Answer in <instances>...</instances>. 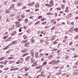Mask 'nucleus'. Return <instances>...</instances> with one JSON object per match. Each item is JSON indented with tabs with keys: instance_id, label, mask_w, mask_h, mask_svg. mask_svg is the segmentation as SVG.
I'll return each mask as SVG.
<instances>
[{
	"instance_id": "f257e3e1",
	"label": "nucleus",
	"mask_w": 78,
	"mask_h": 78,
	"mask_svg": "<svg viewBox=\"0 0 78 78\" xmlns=\"http://www.w3.org/2000/svg\"><path fill=\"white\" fill-rule=\"evenodd\" d=\"M51 23H53V24L55 25L56 23V21L55 20V19L51 20Z\"/></svg>"
},
{
	"instance_id": "f03ea898",
	"label": "nucleus",
	"mask_w": 78,
	"mask_h": 78,
	"mask_svg": "<svg viewBox=\"0 0 78 78\" xmlns=\"http://www.w3.org/2000/svg\"><path fill=\"white\" fill-rule=\"evenodd\" d=\"M49 4H50L51 7H52L54 5V1L53 0L49 2Z\"/></svg>"
},
{
	"instance_id": "7ed1b4c3",
	"label": "nucleus",
	"mask_w": 78,
	"mask_h": 78,
	"mask_svg": "<svg viewBox=\"0 0 78 78\" xmlns=\"http://www.w3.org/2000/svg\"><path fill=\"white\" fill-rule=\"evenodd\" d=\"M19 61L20 63V64L22 63V62H23V58H20V59L19 60Z\"/></svg>"
},
{
	"instance_id": "20e7f679",
	"label": "nucleus",
	"mask_w": 78,
	"mask_h": 78,
	"mask_svg": "<svg viewBox=\"0 0 78 78\" xmlns=\"http://www.w3.org/2000/svg\"><path fill=\"white\" fill-rule=\"evenodd\" d=\"M37 62H35L34 63H33V65L32 66V67H34V66H37V65H38V64H37Z\"/></svg>"
},
{
	"instance_id": "39448f33",
	"label": "nucleus",
	"mask_w": 78,
	"mask_h": 78,
	"mask_svg": "<svg viewBox=\"0 0 78 78\" xmlns=\"http://www.w3.org/2000/svg\"><path fill=\"white\" fill-rule=\"evenodd\" d=\"M12 39V37H9L7 39H6L5 40V42H8V41H11Z\"/></svg>"
},
{
	"instance_id": "423d86ee",
	"label": "nucleus",
	"mask_w": 78,
	"mask_h": 78,
	"mask_svg": "<svg viewBox=\"0 0 78 78\" xmlns=\"http://www.w3.org/2000/svg\"><path fill=\"white\" fill-rule=\"evenodd\" d=\"M10 8L9 9H7L5 10V12L6 13H9L10 12Z\"/></svg>"
},
{
	"instance_id": "0eeeda50",
	"label": "nucleus",
	"mask_w": 78,
	"mask_h": 78,
	"mask_svg": "<svg viewBox=\"0 0 78 78\" xmlns=\"http://www.w3.org/2000/svg\"><path fill=\"white\" fill-rule=\"evenodd\" d=\"M34 5V2H32L31 3H29V5L30 6H33V5Z\"/></svg>"
},
{
	"instance_id": "6e6552de",
	"label": "nucleus",
	"mask_w": 78,
	"mask_h": 78,
	"mask_svg": "<svg viewBox=\"0 0 78 78\" xmlns=\"http://www.w3.org/2000/svg\"><path fill=\"white\" fill-rule=\"evenodd\" d=\"M53 55H51L50 56H49L48 57V58L49 59H51V58H53Z\"/></svg>"
},
{
	"instance_id": "1a4fd4ad",
	"label": "nucleus",
	"mask_w": 78,
	"mask_h": 78,
	"mask_svg": "<svg viewBox=\"0 0 78 78\" xmlns=\"http://www.w3.org/2000/svg\"><path fill=\"white\" fill-rule=\"evenodd\" d=\"M14 7H15V5H14V4H12L10 7V9H12V8H14Z\"/></svg>"
},
{
	"instance_id": "9d476101",
	"label": "nucleus",
	"mask_w": 78,
	"mask_h": 78,
	"mask_svg": "<svg viewBox=\"0 0 78 78\" xmlns=\"http://www.w3.org/2000/svg\"><path fill=\"white\" fill-rule=\"evenodd\" d=\"M16 33H17L16 31H14L13 32V33H12V34H11V36H13V35H14V34H16Z\"/></svg>"
},
{
	"instance_id": "9b49d317",
	"label": "nucleus",
	"mask_w": 78,
	"mask_h": 78,
	"mask_svg": "<svg viewBox=\"0 0 78 78\" xmlns=\"http://www.w3.org/2000/svg\"><path fill=\"white\" fill-rule=\"evenodd\" d=\"M29 74H28V73H27L24 75H23V76L26 78V77H27V76H28V75Z\"/></svg>"
},
{
	"instance_id": "f8f14e48",
	"label": "nucleus",
	"mask_w": 78,
	"mask_h": 78,
	"mask_svg": "<svg viewBox=\"0 0 78 78\" xmlns=\"http://www.w3.org/2000/svg\"><path fill=\"white\" fill-rule=\"evenodd\" d=\"M30 56H28L26 58H25V60L26 61H28V60H29L30 59Z\"/></svg>"
},
{
	"instance_id": "ddd939ff",
	"label": "nucleus",
	"mask_w": 78,
	"mask_h": 78,
	"mask_svg": "<svg viewBox=\"0 0 78 78\" xmlns=\"http://www.w3.org/2000/svg\"><path fill=\"white\" fill-rule=\"evenodd\" d=\"M34 37H33L31 39L32 42V43H34V41H35V40H34Z\"/></svg>"
},
{
	"instance_id": "4468645a",
	"label": "nucleus",
	"mask_w": 78,
	"mask_h": 78,
	"mask_svg": "<svg viewBox=\"0 0 78 78\" xmlns=\"http://www.w3.org/2000/svg\"><path fill=\"white\" fill-rule=\"evenodd\" d=\"M24 69H25L24 70L26 72H27V71H28V70H29V67L26 68V67H25L24 68Z\"/></svg>"
},
{
	"instance_id": "2eb2a0df",
	"label": "nucleus",
	"mask_w": 78,
	"mask_h": 78,
	"mask_svg": "<svg viewBox=\"0 0 78 78\" xmlns=\"http://www.w3.org/2000/svg\"><path fill=\"white\" fill-rule=\"evenodd\" d=\"M16 15V13H12L11 14L10 17H14V16H15Z\"/></svg>"
},
{
	"instance_id": "dca6fc26",
	"label": "nucleus",
	"mask_w": 78,
	"mask_h": 78,
	"mask_svg": "<svg viewBox=\"0 0 78 78\" xmlns=\"http://www.w3.org/2000/svg\"><path fill=\"white\" fill-rule=\"evenodd\" d=\"M58 39L56 40V41H55L54 42H53L54 44H57L58 42Z\"/></svg>"
},
{
	"instance_id": "f3484780",
	"label": "nucleus",
	"mask_w": 78,
	"mask_h": 78,
	"mask_svg": "<svg viewBox=\"0 0 78 78\" xmlns=\"http://www.w3.org/2000/svg\"><path fill=\"white\" fill-rule=\"evenodd\" d=\"M59 60H57L56 61L55 60L54 64H58V63H59Z\"/></svg>"
},
{
	"instance_id": "a211bd4d",
	"label": "nucleus",
	"mask_w": 78,
	"mask_h": 78,
	"mask_svg": "<svg viewBox=\"0 0 78 78\" xmlns=\"http://www.w3.org/2000/svg\"><path fill=\"white\" fill-rule=\"evenodd\" d=\"M17 5H18V6H21V5H22V3H21L20 2H19L17 3Z\"/></svg>"
},
{
	"instance_id": "6ab92c4d",
	"label": "nucleus",
	"mask_w": 78,
	"mask_h": 78,
	"mask_svg": "<svg viewBox=\"0 0 78 78\" xmlns=\"http://www.w3.org/2000/svg\"><path fill=\"white\" fill-rule=\"evenodd\" d=\"M19 23H20V22H18L16 24V25L17 27H20V25L19 24Z\"/></svg>"
},
{
	"instance_id": "aec40b11",
	"label": "nucleus",
	"mask_w": 78,
	"mask_h": 78,
	"mask_svg": "<svg viewBox=\"0 0 78 78\" xmlns=\"http://www.w3.org/2000/svg\"><path fill=\"white\" fill-rule=\"evenodd\" d=\"M73 31H75L76 32H78V28H75L73 30Z\"/></svg>"
},
{
	"instance_id": "412c9836",
	"label": "nucleus",
	"mask_w": 78,
	"mask_h": 78,
	"mask_svg": "<svg viewBox=\"0 0 78 78\" xmlns=\"http://www.w3.org/2000/svg\"><path fill=\"white\" fill-rule=\"evenodd\" d=\"M22 53H24L25 52H26V51H27V49H23L22 50Z\"/></svg>"
},
{
	"instance_id": "4be33fe9",
	"label": "nucleus",
	"mask_w": 78,
	"mask_h": 78,
	"mask_svg": "<svg viewBox=\"0 0 78 78\" xmlns=\"http://www.w3.org/2000/svg\"><path fill=\"white\" fill-rule=\"evenodd\" d=\"M55 37H53L51 38V41H53V40H55Z\"/></svg>"
},
{
	"instance_id": "5701e85b",
	"label": "nucleus",
	"mask_w": 78,
	"mask_h": 78,
	"mask_svg": "<svg viewBox=\"0 0 78 78\" xmlns=\"http://www.w3.org/2000/svg\"><path fill=\"white\" fill-rule=\"evenodd\" d=\"M5 57H3L0 58V61H2V60H3V59H5Z\"/></svg>"
},
{
	"instance_id": "b1692460",
	"label": "nucleus",
	"mask_w": 78,
	"mask_h": 78,
	"mask_svg": "<svg viewBox=\"0 0 78 78\" xmlns=\"http://www.w3.org/2000/svg\"><path fill=\"white\" fill-rule=\"evenodd\" d=\"M72 15V13H69L68 15V17H69V18H70V17H71Z\"/></svg>"
},
{
	"instance_id": "393cba45",
	"label": "nucleus",
	"mask_w": 78,
	"mask_h": 78,
	"mask_svg": "<svg viewBox=\"0 0 78 78\" xmlns=\"http://www.w3.org/2000/svg\"><path fill=\"white\" fill-rule=\"evenodd\" d=\"M47 64V62L46 61L44 62L43 64V65H44V66H45L46 64Z\"/></svg>"
},
{
	"instance_id": "a878e982",
	"label": "nucleus",
	"mask_w": 78,
	"mask_h": 78,
	"mask_svg": "<svg viewBox=\"0 0 78 78\" xmlns=\"http://www.w3.org/2000/svg\"><path fill=\"white\" fill-rule=\"evenodd\" d=\"M39 6V4L38 3H37L35 5V7H36V8H38Z\"/></svg>"
},
{
	"instance_id": "bb28decb",
	"label": "nucleus",
	"mask_w": 78,
	"mask_h": 78,
	"mask_svg": "<svg viewBox=\"0 0 78 78\" xmlns=\"http://www.w3.org/2000/svg\"><path fill=\"white\" fill-rule=\"evenodd\" d=\"M9 36V35H7V36H6V37H3L4 39H6V38H7V37H8Z\"/></svg>"
},
{
	"instance_id": "cd10ccee",
	"label": "nucleus",
	"mask_w": 78,
	"mask_h": 78,
	"mask_svg": "<svg viewBox=\"0 0 78 78\" xmlns=\"http://www.w3.org/2000/svg\"><path fill=\"white\" fill-rule=\"evenodd\" d=\"M68 10H69V8L68 7H66V10L65 11V12H68Z\"/></svg>"
},
{
	"instance_id": "c85d7f7f",
	"label": "nucleus",
	"mask_w": 78,
	"mask_h": 78,
	"mask_svg": "<svg viewBox=\"0 0 78 78\" xmlns=\"http://www.w3.org/2000/svg\"><path fill=\"white\" fill-rule=\"evenodd\" d=\"M9 48V47H8V46H7L5 48H4L3 50H6L7 48Z\"/></svg>"
},
{
	"instance_id": "c756f323",
	"label": "nucleus",
	"mask_w": 78,
	"mask_h": 78,
	"mask_svg": "<svg viewBox=\"0 0 78 78\" xmlns=\"http://www.w3.org/2000/svg\"><path fill=\"white\" fill-rule=\"evenodd\" d=\"M7 3H8V1H6L5 2L3 3V5H6L7 4Z\"/></svg>"
},
{
	"instance_id": "7c9ffc66",
	"label": "nucleus",
	"mask_w": 78,
	"mask_h": 78,
	"mask_svg": "<svg viewBox=\"0 0 78 78\" xmlns=\"http://www.w3.org/2000/svg\"><path fill=\"white\" fill-rule=\"evenodd\" d=\"M30 45V43L29 42H27L26 43V45L28 46V45Z\"/></svg>"
},
{
	"instance_id": "2f4dec72",
	"label": "nucleus",
	"mask_w": 78,
	"mask_h": 78,
	"mask_svg": "<svg viewBox=\"0 0 78 78\" xmlns=\"http://www.w3.org/2000/svg\"><path fill=\"white\" fill-rule=\"evenodd\" d=\"M73 28H71L70 30H68V31H71V32H72V31H73Z\"/></svg>"
},
{
	"instance_id": "473e14b6",
	"label": "nucleus",
	"mask_w": 78,
	"mask_h": 78,
	"mask_svg": "<svg viewBox=\"0 0 78 78\" xmlns=\"http://www.w3.org/2000/svg\"><path fill=\"white\" fill-rule=\"evenodd\" d=\"M45 58H44V57H43V58H41V61H44V59H45Z\"/></svg>"
},
{
	"instance_id": "72a5a7b5",
	"label": "nucleus",
	"mask_w": 78,
	"mask_h": 78,
	"mask_svg": "<svg viewBox=\"0 0 78 78\" xmlns=\"http://www.w3.org/2000/svg\"><path fill=\"white\" fill-rule=\"evenodd\" d=\"M45 20H46V19L44 18L43 19H42V18L41 19V21H44Z\"/></svg>"
},
{
	"instance_id": "f704fd0d",
	"label": "nucleus",
	"mask_w": 78,
	"mask_h": 78,
	"mask_svg": "<svg viewBox=\"0 0 78 78\" xmlns=\"http://www.w3.org/2000/svg\"><path fill=\"white\" fill-rule=\"evenodd\" d=\"M40 23V21H38L35 23V25H37V24H38V23Z\"/></svg>"
},
{
	"instance_id": "c9c22d12",
	"label": "nucleus",
	"mask_w": 78,
	"mask_h": 78,
	"mask_svg": "<svg viewBox=\"0 0 78 78\" xmlns=\"http://www.w3.org/2000/svg\"><path fill=\"white\" fill-rule=\"evenodd\" d=\"M73 75H74V76H77L78 75V73H75Z\"/></svg>"
},
{
	"instance_id": "e433bc0d",
	"label": "nucleus",
	"mask_w": 78,
	"mask_h": 78,
	"mask_svg": "<svg viewBox=\"0 0 78 78\" xmlns=\"http://www.w3.org/2000/svg\"><path fill=\"white\" fill-rule=\"evenodd\" d=\"M25 16L24 15H23L21 16V18H22V19L25 18Z\"/></svg>"
},
{
	"instance_id": "4c0bfd02",
	"label": "nucleus",
	"mask_w": 78,
	"mask_h": 78,
	"mask_svg": "<svg viewBox=\"0 0 78 78\" xmlns=\"http://www.w3.org/2000/svg\"><path fill=\"white\" fill-rule=\"evenodd\" d=\"M65 7V6H64V5H62V9H64V7Z\"/></svg>"
},
{
	"instance_id": "58836bf2",
	"label": "nucleus",
	"mask_w": 78,
	"mask_h": 78,
	"mask_svg": "<svg viewBox=\"0 0 78 78\" xmlns=\"http://www.w3.org/2000/svg\"><path fill=\"white\" fill-rule=\"evenodd\" d=\"M61 8H56L57 10H58V11H59V10H61Z\"/></svg>"
},
{
	"instance_id": "ea45409f",
	"label": "nucleus",
	"mask_w": 78,
	"mask_h": 78,
	"mask_svg": "<svg viewBox=\"0 0 78 78\" xmlns=\"http://www.w3.org/2000/svg\"><path fill=\"white\" fill-rule=\"evenodd\" d=\"M14 44H14V41H13L10 44V45H14Z\"/></svg>"
},
{
	"instance_id": "a19ab883",
	"label": "nucleus",
	"mask_w": 78,
	"mask_h": 78,
	"mask_svg": "<svg viewBox=\"0 0 78 78\" xmlns=\"http://www.w3.org/2000/svg\"><path fill=\"white\" fill-rule=\"evenodd\" d=\"M16 64H20V62H19V60H18L16 62Z\"/></svg>"
},
{
	"instance_id": "79ce46f5",
	"label": "nucleus",
	"mask_w": 78,
	"mask_h": 78,
	"mask_svg": "<svg viewBox=\"0 0 78 78\" xmlns=\"http://www.w3.org/2000/svg\"><path fill=\"white\" fill-rule=\"evenodd\" d=\"M33 23L32 22H30L29 23V25H31V24Z\"/></svg>"
},
{
	"instance_id": "37998d69",
	"label": "nucleus",
	"mask_w": 78,
	"mask_h": 78,
	"mask_svg": "<svg viewBox=\"0 0 78 78\" xmlns=\"http://www.w3.org/2000/svg\"><path fill=\"white\" fill-rule=\"evenodd\" d=\"M41 76H42L43 77H45V74H41Z\"/></svg>"
},
{
	"instance_id": "c03bdc74",
	"label": "nucleus",
	"mask_w": 78,
	"mask_h": 78,
	"mask_svg": "<svg viewBox=\"0 0 78 78\" xmlns=\"http://www.w3.org/2000/svg\"><path fill=\"white\" fill-rule=\"evenodd\" d=\"M7 22H9L10 21V19L9 18H8L6 20Z\"/></svg>"
},
{
	"instance_id": "a18cd8bd",
	"label": "nucleus",
	"mask_w": 78,
	"mask_h": 78,
	"mask_svg": "<svg viewBox=\"0 0 78 78\" xmlns=\"http://www.w3.org/2000/svg\"><path fill=\"white\" fill-rule=\"evenodd\" d=\"M51 63L52 64H54L55 60H53V61H51Z\"/></svg>"
},
{
	"instance_id": "49530a36",
	"label": "nucleus",
	"mask_w": 78,
	"mask_h": 78,
	"mask_svg": "<svg viewBox=\"0 0 78 78\" xmlns=\"http://www.w3.org/2000/svg\"><path fill=\"white\" fill-rule=\"evenodd\" d=\"M41 18H42V16H40L38 17V19H40Z\"/></svg>"
},
{
	"instance_id": "de8ad7c7",
	"label": "nucleus",
	"mask_w": 78,
	"mask_h": 78,
	"mask_svg": "<svg viewBox=\"0 0 78 78\" xmlns=\"http://www.w3.org/2000/svg\"><path fill=\"white\" fill-rule=\"evenodd\" d=\"M28 53H26L24 54H23V56H25L27 55H28Z\"/></svg>"
},
{
	"instance_id": "09e8293b",
	"label": "nucleus",
	"mask_w": 78,
	"mask_h": 78,
	"mask_svg": "<svg viewBox=\"0 0 78 78\" xmlns=\"http://www.w3.org/2000/svg\"><path fill=\"white\" fill-rule=\"evenodd\" d=\"M13 42H14V44H16V43L17 42V41L16 40L15 41H14Z\"/></svg>"
},
{
	"instance_id": "8fccbe9b",
	"label": "nucleus",
	"mask_w": 78,
	"mask_h": 78,
	"mask_svg": "<svg viewBox=\"0 0 78 78\" xmlns=\"http://www.w3.org/2000/svg\"><path fill=\"white\" fill-rule=\"evenodd\" d=\"M26 41H22L21 42L22 43H25L26 42Z\"/></svg>"
},
{
	"instance_id": "3c124183",
	"label": "nucleus",
	"mask_w": 78,
	"mask_h": 78,
	"mask_svg": "<svg viewBox=\"0 0 78 78\" xmlns=\"http://www.w3.org/2000/svg\"><path fill=\"white\" fill-rule=\"evenodd\" d=\"M25 22H28V19H26L25 20Z\"/></svg>"
},
{
	"instance_id": "603ef678",
	"label": "nucleus",
	"mask_w": 78,
	"mask_h": 78,
	"mask_svg": "<svg viewBox=\"0 0 78 78\" xmlns=\"http://www.w3.org/2000/svg\"><path fill=\"white\" fill-rule=\"evenodd\" d=\"M59 67H60V66H57L55 67V69H58V68H59Z\"/></svg>"
},
{
	"instance_id": "864d4df0",
	"label": "nucleus",
	"mask_w": 78,
	"mask_h": 78,
	"mask_svg": "<svg viewBox=\"0 0 78 78\" xmlns=\"http://www.w3.org/2000/svg\"><path fill=\"white\" fill-rule=\"evenodd\" d=\"M14 62L13 61H10L9 62V64H11L12 63H13Z\"/></svg>"
},
{
	"instance_id": "5fc2aeb1",
	"label": "nucleus",
	"mask_w": 78,
	"mask_h": 78,
	"mask_svg": "<svg viewBox=\"0 0 78 78\" xmlns=\"http://www.w3.org/2000/svg\"><path fill=\"white\" fill-rule=\"evenodd\" d=\"M41 34H44L45 33H44V31H41Z\"/></svg>"
},
{
	"instance_id": "6e6d98bb",
	"label": "nucleus",
	"mask_w": 78,
	"mask_h": 78,
	"mask_svg": "<svg viewBox=\"0 0 78 78\" xmlns=\"http://www.w3.org/2000/svg\"><path fill=\"white\" fill-rule=\"evenodd\" d=\"M48 8H50L51 7V5L50 4H48Z\"/></svg>"
},
{
	"instance_id": "4d7b16f0",
	"label": "nucleus",
	"mask_w": 78,
	"mask_h": 78,
	"mask_svg": "<svg viewBox=\"0 0 78 78\" xmlns=\"http://www.w3.org/2000/svg\"><path fill=\"white\" fill-rule=\"evenodd\" d=\"M18 20H19V21H21V20H22V18H20Z\"/></svg>"
},
{
	"instance_id": "13d9d810",
	"label": "nucleus",
	"mask_w": 78,
	"mask_h": 78,
	"mask_svg": "<svg viewBox=\"0 0 78 78\" xmlns=\"http://www.w3.org/2000/svg\"><path fill=\"white\" fill-rule=\"evenodd\" d=\"M14 58L12 57H10L8 58V59H13Z\"/></svg>"
},
{
	"instance_id": "bf43d9fd",
	"label": "nucleus",
	"mask_w": 78,
	"mask_h": 78,
	"mask_svg": "<svg viewBox=\"0 0 78 78\" xmlns=\"http://www.w3.org/2000/svg\"><path fill=\"white\" fill-rule=\"evenodd\" d=\"M23 37H24V39H26V38H27V37H26L25 36V35H23Z\"/></svg>"
},
{
	"instance_id": "052dcab7",
	"label": "nucleus",
	"mask_w": 78,
	"mask_h": 78,
	"mask_svg": "<svg viewBox=\"0 0 78 78\" xmlns=\"http://www.w3.org/2000/svg\"><path fill=\"white\" fill-rule=\"evenodd\" d=\"M39 9H37L35 10V11L36 12V11H39Z\"/></svg>"
},
{
	"instance_id": "680f3d73",
	"label": "nucleus",
	"mask_w": 78,
	"mask_h": 78,
	"mask_svg": "<svg viewBox=\"0 0 78 78\" xmlns=\"http://www.w3.org/2000/svg\"><path fill=\"white\" fill-rule=\"evenodd\" d=\"M41 42H44V40H41L40 41Z\"/></svg>"
},
{
	"instance_id": "e2e57ef3",
	"label": "nucleus",
	"mask_w": 78,
	"mask_h": 78,
	"mask_svg": "<svg viewBox=\"0 0 78 78\" xmlns=\"http://www.w3.org/2000/svg\"><path fill=\"white\" fill-rule=\"evenodd\" d=\"M40 55L41 57V56H42L43 55H44V54L42 53H41L40 54Z\"/></svg>"
},
{
	"instance_id": "0e129e2a",
	"label": "nucleus",
	"mask_w": 78,
	"mask_h": 78,
	"mask_svg": "<svg viewBox=\"0 0 78 78\" xmlns=\"http://www.w3.org/2000/svg\"><path fill=\"white\" fill-rule=\"evenodd\" d=\"M26 12H30V10L29 9H28V10H27L26 11Z\"/></svg>"
},
{
	"instance_id": "69168bd1",
	"label": "nucleus",
	"mask_w": 78,
	"mask_h": 78,
	"mask_svg": "<svg viewBox=\"0 0 78 78\" xmlns=\"http://www.w3.org/2000/svg\"><path fill=\"white\" fill-rule=\"evenodd\" d=\"M9 69V68H6L4 69V70H8Z\"/></svg>"
},
{
	"instance_id": "338daca9",
	"label": "nucleus",
	"mask_w": 78,
	"mask_h": 78,
	"mask_svg": "<svg viewBox=\"0 0 78 78\" xmlns=\"http://www.w3.org/2000/svg\"><path fill=\"white\" fill-rule=\"evenodd\" d=\"M78 55H74V58H76V57H78Z\"/></svg>"
},
{
	"instance_id": "774afa93",
	"label": "nucleus",
	"mask_w": 78,
	"mask_h": 78,
	"mask_svg": "<svg viewBox=\"0 0 78 78\" xmlns=\"http://www.w3.org/2000/svg\"><path fill=\"white\" fill-rule=\"evenodd\" d=\"M75 13L76 14H78V11H76V12Z\"/></svg>"
}]
</instances>
